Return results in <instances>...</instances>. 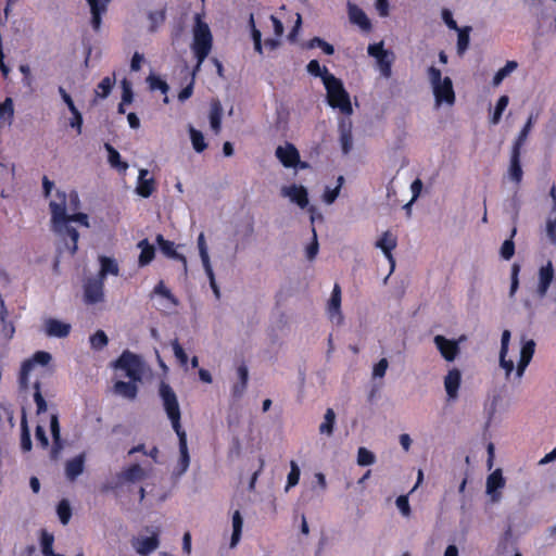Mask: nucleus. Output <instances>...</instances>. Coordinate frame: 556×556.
<instances>
[{"label": "nucleus", "instance_id": "obj_1", "mask_svg": "<svg viewBox=\"0 0 556 556\" xmlns=\"http://www.w3.org/2000/svg\"><path fill=\"white\" fill-rule=\"evenodd\" d=\"M49 208L54 231L63 238L71 255H74L78 249L79 233L70 224L76 222L88 228V215L81 212L67 214L66 193L60 190L56 191V199L50 202Z\"/></svg>", "mask_w": 556, "mask_h": 556}, {"label": "nucleus", "instance_id": "obj_2", "mask_svg": "<svg viewBox=\"0 0 556 556\" xmlns=\"http://www.w3.org/2000/svg\"><path fill=\"white\" fill-rule=\"evenodd\" d=\"M213 47V36L208 25L202 20L200 14L195 15V23L193 26V39L191 50L197 60L193 67V76L200 71L201 65L211 53Z\"/></svg>", "mask_w": 556, "mask_h": 556}, {"label": "nucleus", "instance_id": "obj_3", "mask_svg": "<svg viewBox=\"0 0 556 556\" xmlns=\"http://www.w3.org/2000/svg\"><path fill=\"white\" fill-rule=\"evenodd\" d=\"M324 86L327 91V103L332 109H338L342 114L349 116L353 113L349 92L345 90L341 79L334 75L324 77Z\"/></svg>", "mask_w": 556, "mask_h": 556}, {"label": "nucleus", "instance_id": "obj_4", "mask_svg": "<svg viewBox=\"0 0 556 556\" xmlns=\"http://www.w3.org/2000/svg\"><path fill=\"white\" fill-rule=\"evenodd\" d=\"M428 76L433 88V94L438 104L443 102L452 105L455 102V93L452 79L444 77L442 79L441 71L434 66L428 68Z\"/></svg>", "mask_w": 556, "mask_h": 556}, {"label": "nucleus", "instance_id": "obj_5", "mask_svg": "<svg viewBox=\"0 0 556 556\" xmlns=\"http://www.w3.org/2000/svg\"><path fill=\"white\" fill-rule=\"evenodd\" d=\"M160 396L163 401V406L166 412L168 419L172 422V427L175 432L182 431V427L180 424V408L178 404L177 396L172 389V387L165 382H161L160 384Z\"/></svg>", "mask_w": 556, "mask_h": 556}, {"label": "nucleus", "instance_id": "obj_6", "mask_svg": "<svg viewBox=\"0 0 556 556\" xmlns=\"http://www.w3.org/2000/svg\"><path fill=\"white\" fill-rule=\"evenodd\" d=\"M52 356L49 352L37 351L31 357L25 359L18 374V386L21 390H27L29 386V374L36 365L47 366L51 362Z\"/></svg>", "mask_w": 556, "mask_h": 556}, {"label": "nucleus", "instance_id": "obj_7", "mask_svg": "<svg viewBox=\"0 0 556 556\" xmlns=\"http://www.w3.org/2000/svg\"><path fill=\"white\" fill-rule=\"evenodd\" d=\"M115 367L125 370L126 376L134 381L141 378V362L138 355L124 351L115 363Z\"/></svg>", "mask_w": 556, "mask_h": 556}, {"label": "nucleus", "instance_id": "obj_8", "mask_svg": "<svg viewBox=\"0 0 556 556\" xmlns=\"http://www.w3.org/2000/svg\"><path fill=\"white\" fill-rule=\"evenodd\" d=\"M84 302L93 305L104 301V281L101 278L90 277L84 282Z\"/></svg>", "mask_w": 556, "mask_h": 556}, {"label": "nucleus", "instance_id": "obj_9", "mask_svg": "<svg viewBox=\"0 0 556 556\" xmlns=\"http://www.w3.org/2000/svg\"><path fill=\"white\" fill-rule=\"evenodd\" d=\"M463 340V337L459 340H451L445 338L442 334H437L433 339V342L439 350L441 356L446 362H453L457 357L460 352L459 341Z\"/></svg>", "mask_w": 556, "mask_h": 556}, {"label": "nucleus", "instance_id": "obj_10", "mask_svg": "<svg viewBox=\"0 0 556 556\" xmlns=\"http://www.w3.org/2000/svg\"><path fill=\"white\" fill-rule=\"evenodd\" d=\"M275 155L287 168L296 167L300 163L299 150L290 142H286L285 146H278L275 151Z\"/></svg>", "mask_w": 556, "mask_h": 556}, {"label": "nucleus", "instance_id": "obj_11", "mask_svg": "<svg viewBox=\"0 0 556 556\" xmlns=\"http://www.w3.org/2000/svg\"><path fill=\"white\" fill-rule=\"evenodd\" d=\"M131 544L140 556H149L160 545L159 533L155 532L151 536L135 538Z\"/></svg>", "mask_w": 556, "mask_h": 556}, {"label": "nucleus", "instance_id": "obj_12", "mask_svg": "<svg viewBox=\"0 0 556 556\" xmlns=\"http://www.w3.org/2000/svg\"><path fill=\"white\" fill-rule=\"evenodd\" d=\"M155 241L159 245L160 251L168 258L178 261L181 263L184 271L187 273V258L185 255L178 253L175 249V243L169 241L163 237V235L159 233L155 238Z\"/></svg>", "mask_w": 556, "mask_h": 556}, {"label": "nucleus", "instance_id": "obj_13", "mask_svg": "<svg viewBox=\"0 0 556 556\" xmlns=\"http://www.w3.org/2000/svg\"><path fill=\"white\" fill-rule=\"evenodd\" d=\"M328 316L332 323L341 324L343 316L341 313V288L338 283L334 285L331 292L330 300L327 307Z\"/></svg>", "mask_w": 556, "mask_h": 556}, {"label": "nucleus", "instance_id": "obj_14", "mask_svg": "<svg viewBox=\"0 0 556 556\" xmlns=\"http://www.w3.org/2000/svg\"><path fill=\"white\" fill-rule=\"evenodd\" d=\"M178 437L179 459L175 469L177 475L184 473L190 464V455L188 450L187 433L185 430L176 432Z\"/></svg>", "mask_w": 556, "mask_h": 556}, {"label": "nucleus", "instance_id": "obj_15", "mask_svg": "<svg viewBox=\"0 0 556 556\" xmlns=\"http://www.w3.org/2000/svg\"><path fill=\"white\" fill-rule=\"evenodd\" d=\"M520 157H521V149L511 147L507 175H508L509 179L511 181H514L516 185H520L522 177H523V170L521 167Z\"/></svg>", "mask_w": 556, "mask_h": 556}, {"label": "nucleus", "instance_id": "obj_16", "mask_svg": "<svg viewBox=\"0 0 556 556\" xmlns=\"http://www.w3.org/2000/svg\"><path fill=\"white\" fill-rule=\"evenodd\" d=\"M397 241L396 237L391 233V231H384L382 236L377 240L376 248H379L384 256L391 264V271L394 269L395 261L392 255V251L396 248Z\"/></svg>", "mask_w": 556, "mask_h": 556}, {"label": "nucleus", "instance_id": "obj_17", "mask_svg": "<svg viewBox=\"0 0 556 556\" xmlns=\"http://www.w3.org/2000/svg\"><path fill=\"white\" fill-rule=\"evenodd\" d=\"M110 2L111 0H87L91 13L90 23L94 31H98L100 29L102 23V15L106 13L108 5Z\"/></svg>", "mask_w": 556, "mask_h": 556}, {"label": "nucleus", "instance_id": "obj_18", "mask_svg": "<svg viewBox=\"0 0 556 556\" xmlns=\"http://www.w3.org/2000/svg\"><path fill=\"white\" fill-rule=\"evenodd\" d=\"M147 476V471L139 464H131L121 470L118 480L124 483H137L142 481Z\"/></svg>", "mask_w": 556, "mask_h": 556}, {"label": "nucleus", "instance_id": "obj_19", "mask_svg": "<svg viewBox=\"0 0 556 556\" xmlns=\"http://www.w3.org/2000/svg\"><path fill=\"white\" fill-rule=\"evenodd\" d=\"M282 195L289 197L290 200L296 203L301 208H305L308 205V193L305 187L291 185L289 187H283Z\"/></svg>", "mask_w": 556, "mask_h": 556}, {"label": "nucleus", "instance_id": "obj_20", "mask_svg": "<svg viewBox=\"0 0 556 556\" xmlns=\"http://www.w3.org/2000/svg\"><path fill=\"white\" fill-rule=\"evenodd\" d=\"M462 382V372L458 368H452L444 377V388L448 400H455L458 396V390Z\"/></svg>", "mask_w": 556, "mask_h": 556}, {"label": "nucleus", "instance_id": "obj_21", "mask_svg": "<svg viewBox=\"0 0 556 556\" xmlns=\"http://www.w3.org/2000/svg\"><path fill=\"white\" fill-rule=\"evenodd\" d=\"M510 341V331L504 330L501 338V350H500V365L505 369L506 377L508 378L513 372L515 365L511 359H507L508 346Z\"/></svg>", "mask_w": 556, "mask_h": 556}, {"label": "nucleus", "instance_id": "obj_22", "mask_svg": "<svg viewBox=\"0 0 556 556\" xmlns=\"http://www.w3.org/2000/svg\"><path fill=\"white\" fill-rule=\"evenodd\" d=\"M554 279V267L553 263L548 261L545 265H543L539 269V283H538V293L540 296H544Z\"/></svg>", "mask_w": 556, "mask_h": 556}, {"label": "nucleus", "instance_id": "obj_23", "mask_svg": "<svg viewBox=\"0 0 556 556\" xmlns=\"http://www.w3.org/2000/svg\"><path fill=\"white\" fill-rule=\"evenodd\" d=\"M535 351V342L533 340L526 341L520 351V358L517 365L516 375L518 378L523 376V372L530 364Z\"/></svg>", "mask_w": 556, "mask_h": 556}, {"label": "nucleus", "instance_id": "obj_24", "mask_svg": "<svg viewBox=\"0 0 556 556\" xmlns=\"http://www.w3.org/2000/svg\"><path fill=\"white\" fill-rule=\"evenodd\" d=\"M349 17L351 23L357 25L363 31H370L371 30V23L366 13L358 8L356 4L349 3Z\"/></svg>", "mask_w": 556, "mask_h": 556}, {"label": "nucleus", "instance_id": "obj_25", "mask_svg": "<svg viewBox=\"0 0 556 556\" xmlns=\"http://www.w3.org/2000/svg\"><path fill=\"white\" fill-rule=\"evenodd\" d=\"M71 332V325L55 318L46 321V333L48 337L66 338Z\"/></svg>", "mask_w": 556, "mask_h": 556}, {"label": "nucleus", "instance_id": "obj_26", "mask_svg": "<svg viewBox=\"0 0 556 556\" xmlns=\"http://www.w3.org/2000/svg\"><path fill=\"white\" fill-rule=\"evenodd\" d=\"M147 175V169H140L136 192L142 198H149L155 189L154 178H146Z\"/></svg>", "mask_w": 556, "mask_h": 556}, {"label": "nucleus", "instance_id": "obj_27", "mask_svg": "<svg viewBox=\"0 0 556 556\" xmlns=\"http://www.w3.org/2000/svg\"><path fill=\"white\" fill-rule=\"evenodd\" d=\"M340 143L343 154H349L353 147L352 124L341 121L339 124Z\"/></svg>", "mask_w": 556, "mask_h": 556}, {"label": "nucleus", "instance_id": "obj_28", "mask_svg": "<svg viewBox=\"0 0 556 556\" xmlns=\"http://www.w3.org/2000/svg\"><path fill=\"white\" fill-rule=\"evenodd\" d=\"M138 249H140V254L138 257L139 267H144L149 265L155 257V249L148 241V239H142L137 243Z\"/></svg>", "mask_w": 556, "mask_h": 556}, {"label": "nucleus", "instance_id": "obj_29", "mask_svg": "<svg viewBox=\"0 0 556 556\" xmlns=\"http://www.w3.org/2000/svg\"><path fill=\"white\" fill-rule=\"evenodd\" d=\"M210 125L215 135L222 130L223 106L219 100H213L210 110Z\"/></svg>", "mask_w": 556, "mask_h": 556}, {"label": "nucleus", "instance_id": "obj_30", "mask_svg": "<svg viewBox=\"0 0 556 556\" xmlns=\"http://www.w3.org/2000/svg\"><path fill=\"white\" fill-rule=\"evenodd\" d=\"M104 148L108 151V162L111 167L121 173H125L128 168V164L127 162L122 161L119 152L110 143H105Z\"/></svg>", "mask_w": 556, "mask_h": 556}, {"label": "nucleus", "instance_id": "obj_31", "mask_svg": "<svg viewBox=\"0 0 556 556\" xmlns=\"http://www.w3.org/2000/svg\"><path fill=\"white\" fill-rule=\"evenodd\" d=\"M100 270L97 275L98 278H101L103 281L105 280L106 276L113 275L117 276L119 273L118 264L114 258L108 257V256H101L100 257Z\"/></svg>", "mask_w": 556, "mask_h": 556}, {"label": "nucleus", "instance_id": "obj_32", "mask_svg": "<svg viewBox=\"0 0 556 556\" xmlns=\"http://www.w3.org/2000/svg\"><path fill=\"white\" fill-rule=\"evenodd\" d=\"M84 465H85V457L81 454L67 460L66 466H65V471H66L67 478H70L71 480H74L75 478H77L83 472Z\"/></svg>", "mask_w": 556, "mask_h": 556}, {"label": "nucleus", "instance_id": "obj_33", "mask_svg": "<svg viewBox=\"0 0 556 556\" xmlns=\"http://www.w3.org/2000/svg\"><path fill=\"white\" fill-rule=\"evenodd\" d=\"M538 116H539V113L530 114L526 124L523 125V127L521 128L520 132L518 134L516 140L514 141L513 147L522 149Z\"/></svg>", "mask_w": 556, "mask_h": 556}, {"label": "nucleus", "instance_id": "obj_34", "mask_svg": "<svg viewBox=\"0 0 556 556\" xmlns=\"http://www.w3.org/2000/svg\"><path fill=\"white\" fill-rule=\"evenodd\" d=\"M114 390L116 393L127 397L135 399L138 392V388L134 380L131 381H116L114 384Z\"/></svg>", "mask_w": 556, "mask_h": 556}, {"label": "nucleus", "instance_id": "obj_35", "mask_svg": "<svg viewBox=\"0 0 556 556\" xmlns=\"http://www.w3.org/2000/svg\"><path fill=\"white\" fill-rule=\"evenodd\" d=\"M243 527V518L239 510H236L232 515V534L230 540V547L233 548L237 546L241 539Z\"/></svg>", "mask_w": 556, "mask_h": 556}, {"label": "nucleus", "instance_id": "obj_36", "mask_svg": "<svg viewBox=\"0 0 556 556\" xmlns=\"http://www.w3.org/2000/svg\"><path fill=\"white\" fill-rule=\"evenodd\" d=\"M50 431L53 440V452L62 447L61 428L58 414H52L50 417Z\"/></svg>", "mask_w": 556, "mask_h": 556}, {"label": "nucleus", "instance_id": "obj_37", "mask_svg": "<svg viewBox=\"0 0 556 556\" xmlns=\"http://www.w3.org/2000/svg\"><path fill=\"white\" fill-rule=\"evenodd\" d=\"M456 30L458 31V36H457V53L459 55H463L465 53V51L468 49V47H469L471 27L470 26H465V27L458 28Z\"/></svg>", "mask_w": 556, "mask_h": 556}, {"label": "nucleus", "instance_id": "obj_38", "mask_svg": "<svg viewBox=\"0 0 556 556\" xmlns=\"http://www.w3.org/2000/svg\"><path fill=\"white\" fill-rule=\"evenodd\" d=\"M336 424V414L332 408H328L324 416V421L319 426V432L321 434L331 435Z\"/></svg>", "mask_w": 556, "mask_h": 556}, {"label": "nucleus", "instance_id": "obj_39", "mask_svg": "<svg viewBox=\"0 0 556 556\" xmlns=\"http://www.w3.org/2000/svg\"><path fill=\"white\" fill-rule=\"evenodd\" d=\"M34 388V401L36 403V414L41 415L47 412V402L41 393V382L35 381L33 384Z\"/></svg>", "mask_w": 556, "mask_h": 556}, {"label": "nucleus", "instance_id": "obj_40", "mask_svg": "<svg viewBox=\"0 0 556 556\" xmlns=\"http://www.w3.org/2000/svg\"><path fill=\"white\" fill-rule=\"evenodd\" d=\"M516 233H517V228L514 227L511 229L510 237L508 239H506L501 247L500 254L506 261L510 260L515 254L514 237L516 236Z\"/></svg>", "mask_w": 556, "mask_h": 556}, {"label": "nucleus", "instance_id": "obj_41", "mask_svg": "<svg viewBox=\"0 0 556 556\" xmlns=\"http://www.w3.org/2000/svg\"><path fill=\"white\" fill-rule=\"evenodd\" d=\"M31 438L29 428L27 425L26 416L23 415L21 420V448L23 452H29L31 450Z\"/></svg>", "mask_w": 556, "mask_h": 556}, {"label": "nucleus", "instance_id": "obj_42", "mask_svg": "<svg viewBox=\"0 0 556 556\" xmlns=\"http://www.w3.org/2000/svg\"><path fill=\"white\" fill-rule=\"evenodd\" d=\"M393 59V53L389 51L384 56L377 60L379 71L384 78H390L392 75Z\"/></svg>", "mask_w": 556, "mask_h": 556}, {"label": "nucleus", "instance_id": "obj_43", "mask_svg": "<svg viewBox=\"0 0 556 556\" xmlns=\"http://www.w3.org/2000/svg\"><path fill=\"white\" fill-rule=\"evenodd\" d=\"M56 514L60 519V522L63 526H66L70 522L72 517V508L67 500L63 498L59 502L56 506Z\"/></svg>", "mask_w": 556, "mask_h": 556}, {"label": "nucleus", "instance_id": "obj_44", "mask_svg": "<svg viewBox=\"0 0 556 556\" xmlns=\"http://www.w3.org/2000/svg\"><path fill=\"white\" fill-rule=\"evenodd\" d=\"M546 233L551 242L556 245V202L547 216Z\"/></svg>", "mask_w": 556, "mask_h": 556}, {"label": "nucleus", "instance_id": "obj_45", "mask_svg": "<svg viewBox=\"0 0 556 556\" xmlns=\"http://www.w3.org/2000/svg\"><path fill=\"white\" fill-rule=\"evenodd\" d=\"M9 317V312L5 306L4 300L0 295V323L3 324V333L8 337H12L14 333V327L11 323H7V319Z\"/></svg>", "mask_w": 556, "mask_h": 556}, {"label": "nucleus", "instance_id": "obj_46", "mask_svg": "<svg viewBox=\"0 0 556 556\" xmlns=\"http://www.w3.org/2000/svg\"><path fill=\"white\" fill-rule=\"evenodd\" d=\"M190 139H191L193 149L198 153H201L206 149L207 144L205 142L203 134L200 130H197L193 127H190Z\"/></svg>", "mask_w": 556, "mask_h": 556}, {"label": "nucleus", "instance_id": "obj_47", "mask_svg": "<svg viewBox=\"0 0 556 556\" xmlns=\"http://www.w3.org/2000/svg\"><path fill=\"white\" fill-rule=\"evenodd\" d=\"M509 102L508 96H501L496 102L493 115L490 119L491 124L496 125L500 123L501 117Z\"/></svg>", "mask_w": 556, "mask_h": 556}, {"label": "nucleus", "instance_id": "obj_48", "mask_svg": "<svg viewBox=\"0 0 556 556\" xmlns=\"http://www.w3.org/2000/svg\"><path fill=\"white\" fill-rule=\"evenodd\" d=\"M518 64L516 61H507L504 67L500 68L494 77H493V85L498 86L503 79L508 76L515 68H517Z\"/></svg>", "mask_w": 556, "mask_h": 556}, {"label": "nucleus", "instance_id": "obj_49", "mask_svg": "<svg viewBox=\"0 0 556 556\" xmlns=\"http://www.w3.org/2000/svg\"><path fill=\"white\" fill-rule=\"evenodd\" d=\"M114 81H115V80H114V78H111V77H104V78H103V79H102V80L97 85V88H96V90H94L96 96H97L98 98L105 99V98L110 94V92H111V90H112V88H113V86H114Z\"/></svg>", "mask_w": 556, "mask_h": 556}, {"label": "nucleus", "instance_id": "obj_50", "mask_svg": "<svg viewBox=\"0 0 556 556\" xmlns=\"http://www.w3.org/2000/svg\"><path fill=\"white\" fill-rule=\"evenodd\" d=\"M249 25L251 27V36L254 43V50L257 53L263 54L262 34L255 26L253 14L250 15Z\"/></svg>", "mask_w": 556, "mask_h": 556}, {"label": "nucleus", "instance_id": "obj_51", "mask_svg": "<svg viewBox=\"0 0 556 556\" xmlns=\"http://www.w3.org/2000/svg\"><path fill=\"white\" fill-rule=\"evenodd\" d=\"M307 72L315 76L320 77L324 80V77L332 75L329 73L328 68L326 66H320L319 62L317 60H312L308 62L306 66Z\"/></svg>", "mask_w": 556, "mask_h": 556}, {"label": "nucleus", "instance_id": "obj_52", "mask_svg": "<svg viewBox=\"0 0 556 556\" xmlns=\"http://www.w3.org/2000/svg\"><path fill=\"white\" fill-rule=\"evenodd\" d=\"M149 20L151 22L150 31L154 33L160 25H162L166 20V10H157L151 11L149 13Z\"/></svg>", "mask_w": 556, "mask_h": 556}, {"label": "nucleus", "instance_id": "obj_53", "mask_svg": "<svg viewBox=\"0 0 556 556\" xmlns=\"http://www.w3.org/2000/svg\"><path fill=\"white\" fill-rule=\"evenodd\" d=\"M53 542H54L53 535L48 533L47 531L42 530L40 543H41L42 554L45 556L53 555V553H54L53 552Z\"/></svg>", "mask_w": 556, "mask_h": 556}, {"label": "nucleus", "instance_id": "obj_54", "mask_svg": "<svg viewBox=\"0 0 556 556\" xmlns=\"http://www.w3.org/2000/svg\"><path fill=\"white\" fill-rule=\"evenodd\" d=\"M307 47L311 48V49L318 47L327 55H332L334 53L333 46L330 45L329 42L325 41L324 39L319 38V37L312 38L308 41Z\"/></svg>", "mask_w": 556, "mask_h": 556}, {"label": "nucleus", "instance_id": "obj_55", "mask_svg": "<svg viewBox=\"0 0 556 556\" xmlns=\"http://www.w3.org/2000/svg\"><path fill=\"white\" fill-rule=\"evenodd\" d=\"M106 344L108 337L103 330H98L90 337V345L94 350H102Z\"/></svg>", "mask_w": 556, "mask_h": 556}, {"label": "nucleus", "instance_id": "obj_56", "mask_svg": "<svg viewBox=\"0 0 556 556\" xmlns=\"http://www.w3.org/2000/svg\"><path fill=\"white\" fill-rule=\"evenodd\" d=\"M148 83L151 90H160L163 94H166L169 90V86L165 80L155 75L148 77Z\"/></svg>", "mask_w": 556, "mask_h": 556}, {"label": "nucleus", "instance_id": "obj_57", "mask_svg": "<svg viewBox=\"0 0 556 556\" xmlns=\"http://www.w3.org/2000/svg\"><path fill=\"white\" fill-rule=\"evenodd\" d=\"M343 184V177L338 178V186L333 189L327 188L324 192L323 200L327 204H332L340 193L341 186Z\"/></svg>", "mask_w": 556, "mask_h": 556}, {"label": "nucleus", "instance_id": "obj_58", "mask_svg": "<svg viewBox=\"0 0 556 556\" xmlns=\"http://www.w3.org/2000/svg\"><path fill=\"white\" fill-rule=\"evenodd\" d=\"M520 265L518 263H514L511 265V273H510V289H509V295L514 296L516 291L519 287V273H520Z\"/></svg>", "mask_w": 556, "mask_h": 556}, {"label": "nucleus", "instance_id": "obj_59", "mask_svg": "<svg viewBox=\"0 0 556 556\" xmlns=\"http://www.w3.org/2000/svg\"><path fill=\"white\" fill-rule=\"evenodd\" d=\"M357 463L361 466H369L375 463V455L366 447H359L357 453Z\"/></svg>", "mask_w": 556, "mask_h": 556}, {"label": "nucleus", "instance_id": "obj_60", "mask_svg": "<svg viewBox=\"0 0 556 556\" xmlns=\"http://www.w3.org/2000/svg\"><path fill=\"white\" fill-rule=\"evenodd\" d=\"M154 293L167 299L168 301L172 302L173 305H178V300L170 292V290L166 288L162 280L154 287Z\"/></svg>", "mask_w": 556, "mask_h": 556}, {"label": "nucleus", "instance_id": "obj_61", "mask_svg": "<svg viewBox=\"0 0 556 556\" xmlns=\"http://www.w3.org/2000/svg\"><path fill=\"white\" fill-rule=\"evenodd\" d=\"M198 248H199L201 261L203 263V267L208 268V266H211V263H210V256L207 253V248H206L205 238H204L203 233H200L198 237Z\"/></svg>", "mask_w": 556, "mask_h": 556}, {"label": "nucleus", "instance_id": "obj_62", "mask_svg": "<svg viewBox=\"0 0 556 556\" xmlns=\"http://www.w3.org/2000/svg\"><path fill=\"white\" fill-rule=\"evenodd\" d=\"M174 355L180 365L186 366L188 363V355L177 339L172 342Z\"/></svg>", "mask_w": 556, "mask_h": 556}, {"label": "nucleus", "instance_id": "obj_63", "mask_svg": "<svg viewBox=\"0 0 556 556\" xmlns=\"http://www.w3.org/2000/svg\"><path fill=\"white\" fill-rule=\"evenodd\" d=\"M66 204L67 211L73 213H76L80 208V200L76 190H72L68 194H66Z\"/></svg>", "mask_w": 556, "mask_h": 556}, {"label": "nucleus", "instance_id": "obj_64", "mask_svg": "<svg viewBox=\"0 0 556 556\" xmlns=\"http://www.w3.org/2000/svg\"><path fill=\"white\" fill-rule=\"evenodd\" d=\"M290 467L291 469L287 478L286 486H295L300 480V467L294 460H291Z\"/></svg>", "mask_w": 556, "mask_h": 556}]
</instances>
